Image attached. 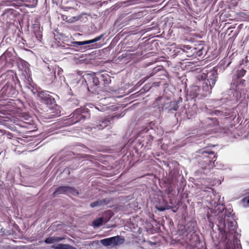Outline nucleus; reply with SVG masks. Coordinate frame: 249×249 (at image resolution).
<instances>
[{
    "mask_svg": "<svg viewBox=\"0 0 249 249\" xmlns=\"http://www.w3.org/2000/svg\"><path fill=\"white\" fill-rule=\"evenodd\" d=\"M85 109L78 108L71 114L70 117L65 120V124L71 125L76 124L81 121L85 120L88 115V111H85Z\"/></svg>",
    "mask_w": 249,
    "mask_h": 249,
    "instance_id": "3",
    "label": "nucleus"
},
{
    "mask_svg": "<svg viewBox=\"0 0 249 249\" xmlns=\"http://www.w3.org/2000/svg\"><path fill=\"white\" fill-rule=\"evenodd\" d=\"M201 156L198 159V163L203 169H206L207 166H214L217 156L213 151L203 148L200 150Z\"/></svg>",
    "mask_w": 249,
    "mask_h": 249,
    "instance_id": "2",
    "label": "nucleus"
},
{
    "mask_svg": "<svg viewBox=\"0 0 249 249\" xmlns=\"http://www.w3.org/2000/svg\"><path fill=\"white\" fill-rule=\"evenodd\" d=\"M163 67L161 66H158L157 67H155L152 71L149 74V75L148 76V78H149L154 75L156 74L158 72L162 71Z\"/></svg>",
    "mask_w": 249,
    "mask_h": 249,
    "instance_id": "19",
    "label": "nucleus"
},
{
    "mask_svg": "<svg viewBox=\"0 0 249 249\" xmlns=\"http://www.w3.org/2000/svg\"><path fill=\"white\" fill-rule=\"evenodd\" d=\"M124 241V238H121L120 236L117 235L102 239L101 240L100 242L105 246H112L114 247L123 244Z\"/></svg>",
    "mask_w": 249,
    "mask_h": 249,
    "instance_id": "8",
    "label": "nucleus"
},
{
    "mask_svg": "<svg viewBox=\"0 0 249 249\" xmlns=\"http://www.w3.org/2000/svg\"><path fill=\"white\" fill-rule=\"evenodd\" d=\"M246 72V71L242 68L241 70L237 71V76L238 77H243L245 74Z\"/></svg>",
    "mask_w": 249,
    "mask_h": 249,
    "instance_id": "22",
    "label": "nucleus"
},
{
    "mask_svg": "<svg viewBox=\"0 0 249 249\" xmlns=\"http://www.w3.org/2000/svg\"><path fill=\"white\" fill-rule=\"evenodd\" d=\"M247 203H248V204H249V196L248 199V200H247Z\"/></svg>",
    "mask_w": 249,
    "mask_h": 249,
    "instance_id": "30",
    "label": "nucleus"
},
{
    "mask_svg": "<svg viewBox=\"0 0 249 249\" xmlns=\"http://www.w3.org/2000/svg\"><path fill=\"white\" fill-rule=\"evenodd\" d=\"M85 80L89 91L92 93L97 91L99 85L98 78L94 74H87Z\"/></svg>",
    "mask_w": 249,
    "mask_h": 249,
    "instance_id": "5",
    "label": "nucleus"
},
{
    "mask_svg": "<svg viewBox=\"0 0 249 249\" xmlns=\"http://www.w3.org/2000/svg\"><path fill=\"white\" fill-rule=\"evenodd\" d=\"M208 119L209 120L212 121L213 123L214 124H218V122L217 119L215 118H208Z\"/></svg>",
    "mask_w": 249,
    "mask_h": 249,
    "instance_id": "26",
    "label": "nucleus"
},
{
    "mask_svg": "<svg viewBox=\"0 0 249 249\" xmlns=\"http://www.w3.org/2000/svg\"><path fill=\"white\" fill-rule=\"evenodd\" d=\"M131 51L130 50H127L124 53H123L121 57L122 58H124V61H127V62H129L131 60L137 58L138 56H140L138 53H131ZM119 57H120V56Z\"/></svg>",
    "mask_w": 249,
    "mask_h": 249,
    "instance_id": "12",
    "label": "nucleus"
},
{
    "mask_svg": "<svg viewBox=\"0 0 249 249\" xmlns=\"http://www.w3.org/2000/svg\"><path fill=\"white\" fill-rule=\"evenodd\" d=\"M104 36V34H102L100 36H97L95 38L89 40H86L84 41H73L71 42V46L76 47L78 46H82L93 43L101 39Z\"/></svg>",
    "mask_w": 249,
    "mask_h": 249,
    "instance_id": "10",
    "label": "nucleus"
},
{
    "mask_svg": "<svg viewBox=\"0 0 249 249\" xmlns=\"http://www.w3.org/2000/svg\"><path fill=\"white\" fill-rule=\"evenodd\" d=\"M61 194L77 195L79 194V192L78 190L73 187L61 186L56 188L53 195L54 197Z\"/></svg>",
    "mask_w": 249,
    "mask_h": 249,
    "instance_id": "6",
    "label": "nucleus"
},
{
    "mask_svg": "<svg viewBox=\"0 0 249 249\" xmlns=\"http://www.w3.org/2000/svg\"><path fill=\"white\" fill-rule=\"evenodd\" d=\"M66 17V16H62L63 20H66L67 21L69 22H71V21H70V20H67V17Z\"/></svg>",
    "mask_w": 249,
    "mask_h": 249,
    "instance_id": "29",
    "label": "nucleus"
},
{
    "mask_svg": "<svg viewBox=\"0 0 249 249\" xmlns=\"http://www.w3.org/2000/svg\"><path fill=\"white\" fill-rule=\"evenodd\" d=\"M61 240V238L59 237H49L45 239V242L47 244H52L55 242H59Z\"/></svg>",
    "mask_w": 249,
    "mask_h": 249,
    "instance_id": "17",
    "label": "nucleus"
},
{
    "mask_svg": "<svg viewBox=\"0 0 249 249\" xmlns=\"http://www.w3.org/2000/svg\"><path fill=\"white\" fill-rule=\"evenodd\" d=\"M103 222V218L102 217L99 218L96 220H95L93 222V225L95 227H99L100 226Z\"/></svg>",
    "mask_w": 249,
    "mask_h": 249,
    "instance_id": "21",
    "label": "nucleus"
},
{
    "mask_svg": "<svg viewBox=\"0 0 249 249\" xmlns=\"http://www.w3.org/2000/svg\"><path fill=\"white\" fill-rule=\"evenodd\" d=\"M202 71V69L200 67L195 68H192V70H191V71L193 72H196V73H199L201 72Z\"/></svg>",
    "mask_w": 249,
    "mask_h": 249,
    "instance_id": "24",
    "label": "nucleus"
},
{
    "mask_svg": "<svg viewBox=\"0 0 249 249\" xmlns=\"http://www.w3.org/2000/svg\"><path fill=\"white\" fill-rule=\"evenodd\" d=\"M101 80L104 82L105 86L109 84L111 82V77L107 73L101 75Z\"/></svg>",
    "mask_w": 249,
    "mask_h": 249,
    "instance_id": "15",
    "label": "nucleus"
},
{
    "mask_svg": "<svg viewBox=\"0 0 249 249\" xmlns=\"http://www.w3.org/2000/svg\"><path fill=\"white\" fill-rule=\"evenodd\" d=\"M102 205V201L101 200H98L96 201L92 202L90 204V206L91 208H94L97 206H100Z\"/></svg>",
    "mask_w": 249,
    "mask_h": 249,
    "instance_id": "23",
    "label": "nucleus"
},
{
    "mask_svg": "<svg viewBox=\"0 0 249 249\" xmlns=\"http://www.w3.org/2000/svg\"><path fill=\"white\" fill-rule=\"evenodd\" d=\"M110 124L109 120L107 119H102L100 120H99L98 122L96 123L95 124V126L93 127L95 129H98L99 130H101L108 126Z\"/></svg>",
    "mask_w": 249,
    "mask_h": 249,
    "instance_id": "13",
    "label": "nucleus"
},
{
    "mask_svg": "<svg viewBox=\"0 0 249 249\" xmlns=\"http://www.w3.org/2000/svg\"><path fill=\"white\" fill-rule=\"evenodd\" d=\"M236 228L237 223L235 221L229 222L228 225L227 235L230 236L231 234L232 235L235 233L236 232Z\"/></svg>",
    "mask_w": 249,
    "mask_h": 249,
    "instance_id": "14",
    "label": "nucleus"
},
{
    "mask_svg": "<svg viewBox=\"0 0 249 249\" xmlns=\"http://www.w3.org/2000/svg\"><path fill=\"white\" fill-rule=\"evenodd\" d=\"M56 65L50 66L49 65L45 66L42 71L44 74V81L47 84H50L56 78L55 69Z\"/></svg>",
    "mask_w": 249,
    "mask_h": 249,
    "instance_id": "4",
    "label": "nucleus"
},
{
    "mask_svg": "<svg viewBox=\"0 0 249 249\" xmlns=\"http://www.w3.org/2000/svg\"><path fill=\"white\" fill-rule=\"evenodd\" d=\"M230 64V63H229L227 65V66H228Z\"/></svg>",
    "mask_w": 249,
    "mask_h": 249,
    "instance_id": "32",
    "label": "nucleus"
},
{
    "mask_svg": "<svg viewBox=\"0 0 249 249\" xmlns=\"http://www.w3.org/2000/svg\"><path fill=\"white\" fill-rule=\"evenodd\" d=\"M183 48L181 49V53L180 54V59L182 61H184L187 59L186 57L190 56L189 54H188V53L185 51V48L187 49H190L191 47H186L183 46Z\"/></svg>",
    "mask_w": 249,
    "mask_h": 249,
    "instance_id": "16",
    "label": "nucleus"
},
{
    "mask_svg": "<svg viewBox=\"0 0 249 249\" xmlns=\"http://www.w3.org/2000/svg\"><path fill=\"white\" fill-rule=\"evenodd\" d=\"M217 67H215L209 73L203 72L202 74L198 76V79L203 81V92L201 93L202 96H207L211 93L212 89L215 84L217 78Z\"/></svg>",
    "mask_w": 249,
    "mask_h": 249,
    "instance_id": "1",
    "label": "nucleus"
},
{
    "mask_svg": "<svg viewBox=\"0 0 249 249\" xmlns=\"http://www.w3.org/2000/svg\"><path fill=\"white\" fill-rule=\"evenodd\" d=\"M56 67L58 68V71H57V74L58 75H61L62 73L63 72V70L61 68H60L58 66H56Z\"/></svg>",
    "mask_w": 249,
    "mask_h": 249,
    "instance_id": "27",
    "label": "nucleus"
},
{
    "mask_svg": "<svg viewBox=\"0 0 249 249\" xmlns=\"http://www.w3.org/2000/svg\"><path fill=\"white\" fill-rule=\"evenodd\" d=\"M203 92V89L202 90L200 89L199 86L196 85H193L190 88V96L193 98L195 99L198 97L199 95L200 97H205L201 95V93Z\"/></svg>",
    "mask_w": 249,
    "mask_h": 249,
    "instance_id": "11",
    "label": "nucleus"
},
{
    "mask_svg": "<svg viewBox=\"0 0 249 249\" xmlns=\"http://www.w3.org/2000/svg\"><path fill=\"white\" fill-rule=\"evenodd\" d=\"M66 17V16H62L63 20H66L67 21L69 22H71V21H70V20H67V17Z\"/></svg>",
    "mask_w": 249,
    "mask_h": 249,
    "instance_id": "28",
    "label": "nucleus"
},
{
    "mask_svg": "<svg viewBox=\"0 0 249 249\" xmlns=\"http://www.w3.org/2000/svg\"><path fill=\"white\" fill-rule=\"evenodd\" d=\"M101 200L102 201V205H103L104 204L107 205V204H109L110 202V200L109 199H107V198L103 199Z\"/></svg>",
    "mask_w": 249,
    "mask_h": 249,
    "instance_id": "25",
    "label": "nucleus"
},
{
    "mask_svg": "<svg viewBox=\"0 0 249 249\" xmlns=\"http://www.w3.org/2000/svg\"><path fill=\"white\" fill-rule=\"evenodd\" d=\"M28 51L29 52H32V51H30V50H28Z\"/></svg>",
    "mask_w": 249,
    "mask_h": 249,
    "instance_id": "33",
    "label": "nucleus"
},
{
    "mask_svg": "<svg viewBox=\"0 0 249 249\" xmlns=\"http://www.w3.org/2000/svg\"><path fill=\"white\" fill-rule=\"evenodd\" d=\"M160 61H155V63H157V62H159Z\"/></svg>",
    "mask_w": 249,
    "mask_h": 249,
    "instance_id": "31",
    "label": "nucleus"
},
{
    "mask_svg": "<svg viewBox=\"0 0 249 249\" xmlns=\"http://www.w3.org/2000/svg\"><path fill=\"white\" fill-rule=\"evenodd\" d=\"M34 124L32 117L27 114L20 116L19 120L17 123V125L27 128H29L30 125H34Z\"/></svg>",
    "mask_w": 249,
    "mask_h": 249,
    "instance_id": "9",
    "label": "nucleus"
},
{
    "mask_svg": "<svg viewBox=\"0 0 249 249\" xmlns=\"http://www.w3.org/2000/svg\"><path fill=\"white\" fill-rule=\"evenodd\" d=\"M38 100L42 104L47 106L52 105L55 102L54 98L46 90L38 91L37 93Z\"/></svg>",
    "mask_w": 249,
    "mask_h": 249,
    "instance_id": "7",
    "label": "nucleus"
},
{
    "mask_svg": "<svg viewBox=\"0 0 249 249\" xmlns=\"http://www.w3.org/2000/svg\"><path fill=\"white\" fill-rule=\"evenodd\" d=\"M55 249H76L68 244H59Z\"/></svg>",
    "mask_w": 249,
    "mask_h": 249,
    "instance_id": "20",
    "label": "nucleus"
},
{
    "mask_svg": "<svg viewBox=\"0 0 249 249\" xmlns=\"http://www.w3.org/2000/svg\"><path fill=\"white\" fill-rule=\"evenodd\" d=\"M178 107V103L177 101L171 102L169 106V111H177Z\"/></svg>",
    "mask_w": 249,
    "mask_h": 249,
    "instance_id": "18",
    "label": "nucleus"
}]
</instances>
